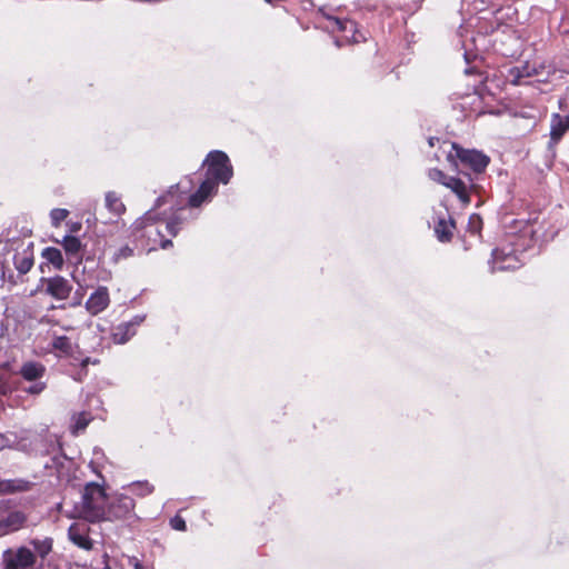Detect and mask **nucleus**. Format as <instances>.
<instances>
[{
    "label": "nucleus",
    "mask_w": 569,
    "mask_h": 569,
    "mask_svg": "<svg viewBox=\"0 0 569 569\" xmlns=\"http://www.w3.org/2000/svg\"><path fill=\"white\" fill-rule=\"evenodd\" d=\"M69 212L66 209H53L51 211V220L53 226H59L61 221H63L68 217Z\"/></svg>",
    "instance_id": "obj_28"
},
{
    "label": "nucleus",
    "mask_w": 569,
    "mask_h": 569,
    "mask_svg": "<svg viewBox=\"0 0 569 569\" xmlns=\"http://www.w3.org/2000/svg\"><path fill=\"white\" fill-rule=\"evenodd\" d=\"M428 176H429L430 179H432L433 181H437V182L443 184L445 187L448 183V179L451 178V177L446 176L439 169H431V170H429Z\"/></svg>",
    "instance_id": "obj_27"
},
{
    "label": "nucleus",
    "mask_w": 569,
    "mask_h": 569,
    "mask_svg": "<svg viewBox=\"0 0 569 569\" xmlns=\"http://www.w3.org/2000/svg\"><path fill=\"white\" fill-rule=\"evenodd\" d=\"M46 389V383L42 381H37L34 385L30 386L26 389V391L30 395H39Z\"/></svg>",
    "instance_id": "obj_29"
},
{
    "label": "nucleus",
    "mask_w": 569,
    "mask_h": 569,
    "mask_svg": "<svg viewBox=\"0 0 569 569\" xmlns=\"http://www.w3.org/2000/svg\"><path fill=\"white\" fill-rule=\"evenodd\" d=\"M1 565L3 569H33L36 553L28 546L9 548L2 553Z\"/></svg>",
    "instance_id": "obj_2"
},
{
    "label": "nucleus",
    "mask_w": 569,
    "mask_h": 569,
    "mask_svg": "<svg viewBox=\"0 0 569 569\" xmlns=\"http://www.w3.org/2000/svg\"><path fill=\"white\" fill-rule=\"evenodd\" d=\"M216 189L217 182L209 177L201 183L199 190L189 198V204L191 207L200 206L209 196L216 192Z\"/></svg>",
    "instance_id": "obj_10"
},
{
    "label": "nucleus",
    "mask_w": 569,
    "mask_h": 569,
    "mask_svg": "<svg viewBox=\"0 0 569 569\" xmlns=\"http://www.w3.org/2000/svg\"><path fill=\"white\" fill-rule=\"evenodd\" d=\"M436 141H438V139H437V138H433V137L429 138V140H428L429 146H430V147H433Z\"/></svg>",
    "instance_id": "obj_40"
},
{
    "label": "nucleus",
    "mask_w": 569,
    "mask_h": 569,
    "mask_svg": "<svg viewBox=\"0 0 569 569\" xmlns=\"http://www.w3.org/2000/svg\"><path fill=\"white\" fill-rule=\"evenodd\" d=\"M28 516L20 510H12L0 519V537L16 532L26 527Z\"/></svg>",
    "instance_id": "obj_7"
},
{
    "label": "nucleus",
    "mask_w": 569,
    "mask_h": 569,
    "mask_svg": "<svg viewBox=\"0 0 569 569\" xmlns=\"http://www.w3.org/2000/svg\"><path fill=\"white\" fill-rule=\"evenodd\" d=\"M130 489L133 493L139 496H147L153 491V487L148 482H137L130 486Z\"/></svg>",
    "instance_id": "obj_25"
},
{
    "label": "nucleus",
    "mask_w": 569,
    "mask_h": 569,
    "mask_svg": "<svg viewBox=\"0 0 569 569\" xmlns=\"http://www.w3.org/2000/svg\"><path fill=\"white\" fill-rule=\"evenodd\" d=\"M331 26L333 29H337L339 31L346 30V28H356V22L352 20H341L339 18H332L331 19Z\"/></svg>",
    "instance_id": "obj_26"
},
{
    "label": "nucleus",
    "mask_w": 569,
    "mask_h": 569,
    "mask_svg": "<svg viewBox=\"0 0 569 569\" xmlns=\"http://www.w3.org/2000/svg\"><path fill=\"white\" fill-rule=\"evenodd\" d=\"M113 339H114V341H116L117 343H124V342L127 341V338H124V337L119 338V333H118V332H116V333L113 335Z\"/></svg>",
    "instance_id": "obj_37"
},
{
    "label": "nucleus",
    "mask_w": 569,
    "mask_h": 569,
    "mask_svg": "<svg viewBox=\"0 0 569 569\" xmlns=\"http://www.w3.org/2000/svg\"><path fill=\"white\" fill-rule=\"evenodd\" d=\"M569 129V113L565 117L553 114L550 123L551 141L557 143Z\"/></svg>",
    "instance_id": "obj_11"
},
{
    "label": "nucleus",
    "mask_w": 569,
    "mask_h": 569,
    "mask_svg": "<svg viewBox=\"0 0 569 569\" xmlns=\"http://www.w3.org/2000/svg\"><path fill=\"white\" fill-rule=\"evenodd\" d=\"M492 256H493V266H492L493 271H496V270L503 271V270L516 268L517 261H516L515 256H512V254L503 256V253L498 250H495Z\"/></svg>",
    "instance_id": "obj_15"
},
{
    "label": "nucleus",
    "mask_w": 569,
    "mask_h": 569,
    "mask_svg": "<svg viewBox=\"0 0 569 569\" xmlns=\"http://www.w3.org/2000/svg\"><path fill=\"white\" fill-rule=\"evenodd\" d=\"M91 417L89 413L80 412L73 416V425L71 427L72 433L78 435L83 431L89 425Z\"/></svg>",
    "instance_id": "obj_21"
},
{
    "label": "nucleus",
    "mask_w": 569,
    "mask_h": 569,
    "mask_svg": "<svg viewBox=\"0 0 569 569\" xmlns=\"http://www.w3.org/2000/svg\"><path fill=\"white\" fill-rule=\"evenodd\" d=\"M100 361L98 359H91L89 357L80 359V366L82 371H86V368L89 363L98 365Z\"/></svg>",
    "instance_id": "obj_34"
},
{
    "label": "nucleus",
    "mask_w": 569,
    "mask_h": 569,
    "mask_svg": "<svg viewBox=\"0 0 569 569\" xmlns=\"http://www.w3.org/2000/svg\"><path fill=\"white\" fill-rule=\"evenodd\" d=\"M52 346L54 349L60 350L66 355H70L72 350V346L69 338L64 336L54 338Z\"/></svg>",
    "instance_id": "obj_24"
},
{
    "label": "nucleus",
    "mask_w": 569,
    "mask_h": 569,
    "mask_svg": "<svg viewBox=\"0 0 569 569\" xmlns=\"http://www.w3.org/2000/svg\"><path fill=\"white\" fill-rule=\"evenodd\" d=\"M130 562L133 565L134 569H147L136 558L131 559Z\"/></svg>",
    "instance_id": "obj_36"
},
{
    "label": "nucleus",
    "mask_w": 569,
    "mask_h": 569,
    "mask_svg": "<svg viewBox=\"0 0 569 569\" xmlns=\"http://www.w3.org/2000/svg\"><path fill=\"white\" fill-rule=\"evenodd\" d=\"M451 151L448 152V160L452 161L455 158H458L462 163L469 166L476 172H482L488 163L489 158L477 151V150H466L458 147L456 143H451Z\"/></svg>",
    "instance_id": "obj_4"
},
{
    "label": "nucleus",
    "mask_w": 569,
    "mask_h": 569,
    "mask_svg": "<svg viewBox=\"0 0 569 569\" xmlns=\"http://www.w3.org/2000/svg\"><path fill=\"white\" fill-rule=\"evenodd\" d=\"M470 228L473 232H478L481 229V218L478 214H472L469 219Z\"/></svg>",
    "instance_id": "obj_30"
},
{
    "label": "nucleus",
    "mask_w": 569,
    "mask_h": 569,
    "mask_svg": "<svg viewBox=\"0 0 569 569\" xmlns=\"http://www.w3.org/2000/svg\"><path fill=\"white\" fill-rule=\"evenodd\" d=\"M107 496L104 489L94 482L84 487L81 501L74 506L73 518H81L90 522L106 521Z\"/></svg>",
    "instance_id": "obj_1"
},
{
    "label": "nucleus",
    "mask_w": 569,
    "mask_h": 569,
    "mask_svg": "<svg viewBox=\"0 0 569 569\" xmlns=\"http://www.w3.org/2000/svg\"><path fill=\"white\" fill-rule=\"evenodd\" d=\"M208 176L222 183L232 177V167L228 156L222 151H211L207 157Z\"/></svg>",
    "instance_id": "obj_3"
},
{
    "label": "nucleus",
    "mask_w": 569,
    "mask_h": 569,
    "mask_svg": "<svg viewBox=\"0 0 569 569\" xmlns=\"http://www.w3.org/2000/svg\"><path fill=\"white\" fill-rule=\"evenodd\" d=\"M134 510V501L131 497L118 493L107 506L106 521L127 519Z\"/></svg>",
    "instance_id": "obj_5"
},
{
    "label": "nucleus",
    "mask_w": 569,
    "mask_h": 569,
    "mask_svg": "<svg viewBox=\"0 0 569 569\" xmlns=\"http://www.w3.org/2000/svg\"><path fill=\"white\" fill-rule=\"evenodd\" d=\"M267 2H271L272 0H266Z\"/></svg>",
    "instance_id": "obj_41"
},
{
    "label": "nucleus",
    "mask_w": 569,
    "mask_h": 569,
    "mask_svg": "<svg viewBox=\"0 0 569 569\" xmlns=\"http://www.w3.org/2000/svg\"><path fill=\"white\" fill-rule=\"evenodd\" d=\"M516 71H517L516 79L512 80V82L516 83V84H520L521 83V78L531 77V76H533L536 73V70L533 68H530L529 64H526L521 69H519V68L512 69L510 72H511L512 76H515Z\"/></svg>",
    "instance_id": "obj_23"
},
{
    "label": "nucleus",
    "mask_w": 569,
    "mask_h": 569,
    "mask_svg": "<svg viewBox=\"0 0 569 569\" xmlns=\"http://www.w3.org/2000/svg\"><path fill=\"white\" fill-rule=\"evenodd\" d=\"M106 207L116 216H120L126 211V207L120 197L113 191L107 192Z\"/></svg>",
    "instance_id": "obj_18"
},
{
    "label": "nucleus",
    "mask_w": 569,
    "mask_h": 569,
    "mask_svg": "<svg viewBox=\"0 0 569 569\" xmlns=\"http://www.w3.org/2000/svg\"><path fill=\"white\" fill-rule=\"evenodd\" d=\"M342 32L351 33V37H347V39L352 40L353 42L360 41V37L357 36V27L355 29L346 28Z\"/></svg>",
    "instance_id": "obj_35"
},
{
    "label": "nucleus",
    "mask_w": 569,
    "mask_h": 569,
    "mask_svg": "<svg viewBox=\"0 0 569 569\" xmlns=\"http://www.w3.org/2000/svg\"><path fill=\"white\" fill-rule=\"evenodd\" d=\"M181 223L180 220H171L167 223V230L169 231V233H171L172 236H176L178 233V230H179V224Z\"/></svg>",
    "instance_id": "obj_32"
},
{
    "label": "nucleus",
    "mask_w": 569,
    "mask_h": 569,
    "mask_svg": "<svg viewBox=\"0 0 569 569\" xmlns=\"http://www.w3.org/2000/svg\"><path fill=\"white\" fill-rule=\"evenodd\" d=\"M44 259H47L54 268L61 269L63 266L62 253L57 248H46L42 252Z\"/></svg>",
    "instance_id": "obj_20"
},
{
    "label": "nucleus",
    "mask_w": 569,
    "mask_h": 569,
    "mask_svg": "<svg viewBox=\"0 0 569 569\" xmlns=\"http://www.w3.org/2000/svg\"><path fill=\"white\" fill-rule=\"evenodd\" d=\"M32 546V551L36 553V559L40 557L44 559L52 550V539H32L29 542Z\"/></svg>",
    "instance_id": "obj_17"
},
{
    "label": "nucleus",
    "mask_w": 569,
    "mask_h": 569,
    "mask_svg": "<svg viewBox=\"0 0 569 569\" xmlns=\"http://www.w3.org/2000/svg\"><path fill=\"white\" fill-rule=\"evenodd\" d=\"M172 246V241L171 240H164L162 243H161V248L162 249H167L168 247Z\"/></svg>",
    "instance_id": "obj_38"
},
{
    "label": "nucleus",
    "mask_w": 569,
    "mask_h": 569,
    "mask_svg": "<svg viewBox=\"0 0 569 569\" xmlns=\"http://www.w3.org/2000/svg\"><path fill=\"white\" fill-rule=\"evenodd\" d=\"M43 284L46 293L58 300L68 299L72 291L71 283L61 276L43 279Z\"/></svg>",
    "instance_id": "obj_6"
},
{
    "label": "nucleus",
    "mask_w": 569,
    "mask_h": 569,
    "mask_svg": "<svg viewBox=\"0 0 569 569\" xmlns=\"http://www.w3.org/2000/svg\"><path fill=\"white\" fill-rule=\"evenodd\" d=\"M133 254V250L128 247V246H124L122 248L119 249V251L116 253V260H119V259H126V258H129Z\"/></svg>",
    "instance_id": "obj_31"
},
{
    "label": "nucleus",
    "mask_w": 569,
    "mask_h": 569,
    "mask_svg": "<svg viewBox=\"0 0 569 569\" xmlns=\"http://www.w3.org/2000/svg\"><path fill=\"white\" fill-rule=\"evenodd\" d=\"M446 187L449 188L452 192H455L463 204L470 203L468 188L462 180L451 177L450 179H448V183Z\"/></svg>",
    "instance_id": "obj_16"
},
{
    "label": "nucleus",
    "mask_w": 569,
    "mask_h": 569,
    "mask_svg": "<svg viewBox=\"0 0 569 569\" xmlns=\"http://www.w3.org/2000/svg\"><path fill=\"white\" fill-rule=\"evenodd\" d=\"M6 441H4V437L2 435H0V449H2L3 447H6Z\"/></svg>",
    "instance_id": "obj_39"
},
{
    "label": "nucleus",
    "mask_w": 569,
    "mask_h": 569,
    "mask_svg": "<svg viewBox=\"0 0 569 569\" xmlns=\"http://www.w3.org/2000/svg\"><path fill=\"white\" fill-rule=\"evenodd\" d=\"M33 266V252L30 249H24L14 254V267L21 274H26Z\"/></svg>",
    "instance_id": "obj_13"
},
{
    "label": "nucleus",
    "mask_w": 569,
    "mask_h": 569,
    "mask_svg": "<svg viewBox=\"0 0 569 569\" xmlns=\"http://www.w3.org/2000/svg\"><path fill=\"white\" fill-rule=\"evenodd\" d=\"M19 373L27 381H38L44 376L46 367L40 362L28 361L21 366Z\"/></svg>",
    "instance_id": "obj_12"
},
{
    "label": "nucleus",
    "mask_w": 569,
    "mask_h": 569,
    "mask_svg": "<svg viewBox=\"0 0 569 569\" xmlns=\"http://www.w3.org/2000/svg\"><path fill=\"white\" fill-rule=\"evenodd\" d=\"M171 525L176 530H186V521L180 517L173 518Z\"/></svg>",
    "instance_id": "obj_33"
},
{
    "label": "nucleus",
    "mask_w": 569,
    "mask_h": 569,
    "mask_svg": "<svg viewBox=\"0 0 569 569\" xmlns=\"http://www.w3.org/2000/svg\"><path fill=\"white\" fill-rule=\"evenodd\" d=\"M452 221H446L441 219L435 228L438 239L442 242L449 241L452 237Z\"/></svg>",
    "instance_id": "obj_19"
},
{
    "label": "nucleus",
    "mask_w": 569,
    "mask_h": 569,
    "mask_svg": "<svg viewBox=\"0 0 569 569\" xmlns=\"http://www.w3.org/2000/svg\"><path fill=\"white\" fill-rule=\"evenodd\" d=\"M109 303L110 297L107 287H99L86 301V309L90 315L97 316L106 310Z\"/></svg>",
    "instance_id": "obj_8"
},
{
    "label": "nucleus",
    "mask_w": 569,
    "mask_h": 569,
    "mask_svg": "<svg viewBox=\"0 0 569 569\" xmlns=\"http://www.w3.org/2000/svg\"><path fill=\"white\" fill-rule=\"evenodd\" d=\"M87 528L84 526H80L77 523H73L70 526L68 530L69 539L77 545L79 548H82L84 550L92 549V541L88 537Z\"/></svg>",
    "instance_id": "obj_9"
},
{
    "label": "nucleus",
    "mask_w": 569,
    "mask_h": 569,
    "mask_svg": "<svg viewBox=\"0 0 569 569\" xmlns=\"http://www.w3.org/2000/svg\"><path fill=\"white\" fill-rule=\"evenodd\" d=\"M62 246L66 252L71 256H77L81 249L80 240L73 236H66Z\"/></svg>",
    "instance_id": "obj_22"
},
{
    "label": "nucleus",
    "mask_w": 569,
    "mask_h": 569,
    "mask_svg": "<svg viewBox=\"0 0 569 569\" xmlns=\"http://www.w3.org/2000/svg\"><path fill=\"white\" fill-rule=\"evenodd\" d=\"M31 483L22 479L0 481V493L24 492L30 490Z\"/></svg>",
    "instance_id": "obj_14"
}]
</instances>
